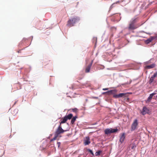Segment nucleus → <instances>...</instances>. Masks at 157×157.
Masks as SVG:
<instances>
[{"label": "nucleus", "instance_id": "nucleus-19", "mask_svg": "<svg viewBox=\"0 0 157 157\" xmlns=\"http://www.w3.org/2000/svg\"><path fill=\"white\" fill-rule=\"evenodd\" d=\"M154 78H153V77H152L151 76V78L150 79V80H149L150 83L152 82H153V81H154Z\"/></svg>", "mask_w": 157, "mask_h": 157}, {"label": "nucleus", "instance_id": "nucleus-2", "mask_svg": "<svg viewBox=\"0 0 157 157\" xmlns=\"http://www.w3.org/2000/svg\"><path fill=\"white\" fill-rule=\"evenodd\" d=\"M79 20V18L77 17H75L69 20L67 22V25L70 27L74 25Z\"/></svg>", "mask_w": 157, "mask_h": 157}, {"label": "nucleus", "instance_id": "nucleus-5", "mask_svg": "<svg viewBox=\"0 0 157 157\" xmlns=\"http://www.w3.org/2000/svg\"><path fill=\"white\" fill-rule=\"evenodd\" d=\"M117 128L112 129V128H106L104 131L106 135H109L111 133H114L117 132Z\"/></svg>", "mask_w": 157, "mask_h": 157}, {"label": "nucleus", "instance_id": "nucleus-24", "mask_svg": "<svg viewBox=\"0 0 157 157\" xmlns=\"http://www.w3.org/2000/svg\"><path fill=\"white\" fill-rule=\"evenodd\" d=\"M115 4V3H114L113 4H112V5H111V6L110 7V8L111 9L114 6V5Z\"/></svg>", "mask_w": 157, "mask_h": 157}, {"label": "nucleus", "instance_id": "nucleus-1", "mask_svg": "<svg viewBox=\"0 0 157 157\" xmlns=\"http://www.w3.org/2000/svg\"><path fill=\"white\" fill-rule=\"evenodd\" d=\"M66 131L67 130H64L62 128L61 125L60 124L55 133L54 137L51 140V141L52 142L55 140L59 137H60L61 136L59 135V134Z\"/></svg>", "mask_w": 157, "mask_h": 157}, {"label": "nucleus", "instance_id": "nucleus-16", "mask_svg": "<svg viewBox=\"0 0 157 157\" xmlns=\"http://www.w3.org/2000/svg\"><path fill=\"white\" fill-rule=\"evenodd\" d=\"M115 92L114 90H111L106 92L105 93L108 94L109 95H111L114 94Z\"/></svg>", "mask_w": 157, "mask_h": 157}, {"label": "nucleus", "instance_id": "nucleus-10", "mask_svg": "<svg viewBox=\"0 0 157 157\" xmlns=\"http://www.w3.org/2000/svg\"><path fill=\"white\" fill-rule=\"evenodd\" d=\"M93 62V61L92 60L91 63L86 67L85 71L86 73H88L90 72Z\"/></svg>", "mask_w": 157, "mask_h": 157}, {"label": "nucleus", "instance_id": "nucleus-22", "mask_svg": "<svg viewBox=\"0 0 157 157\" xmlns=\"http://www.w3.org/2000/svg\"><path fill=\"white\" fill-rule=\"evenodd\" d=\"M72 110L73 112L76 113L77 112L78 109L76 108H75L74 109H72Z\"/></svg>", "mask_w": 157, "mask_h": 157}, {"label": "nucleus", "instance_id": "nucleus-13", "mask_svg": "<svg viewBox=\"0 0 157 157\" xmlns=\"http://www.w3.org/2000/svg\"><path fill=\"white\" fill-rule=\"evenodd\" d=\"M62 121L60 122V124H61H61L65 123L66 122V121H67V119L66 118V117L65 116L63 118H62Z\"/></svg>", "mask_w": 157, "mask_h": 157}, {"label": "nucleus", "instance_id": "nucleus-17", "mask_svg": "<svg viewBox=\"0 0 157 157\" xmlns=\"http://www.w3.org/2000/svg\"><path fill=\"white\" fill-rule=\"evenodd\" d=\"M152 41V39H150V38L149 39H147V40H146L145 43L147 44H148L151 42Z\"/></svg>", "mask_w": 157, "mask_h": 157}, {"label": "nucleus", "instance_id": "nucleus-28", "mask_svg": "<svg viewBox=\"0 0 157 157\" xmlns=\"http://www.w3.org/2000/svg\"><path fill=\"white\" fill-rule=\"evenodd\" d=\"M149 62H150V61H148V62H146V63L148 64V63H149Z\"/></svg>", "mask_w": 157, "mask_h": 157}, {"label": "nucleus", "instance_id": "nucleus-7", "mask_svg": "<svg viewBox=\"0 0 157 157\" xmlns=\"http://www.w3.org/2000/svg\"><path fill=\"white\" fill-rule=\"evenodd\" d=\"M126 94L122 93H120L118 94H114L113 95V97L115 98H118L122 97H125L126 96Z\"/></svg>", "mask_w": 157, "mask_h": 157}, {"label": "nucleus", "instance_id": "nucleus-26", "mask_svg": "<svg viewBox=\"0 0 157 157\" xmlns=\"http://www.w3.org/2000/svg\"><path fill=\"white\" fill-rule=\"evenodd\" d=\"M135 147H136V146H132V147H131V148L132 149H133Z\"/></svg>", "mask_w": 157, "mask_h": 157}, {"label": "nucleus", "instance_id": "nucleus-14", "mask_svg": "<svg viewBox=\"0 0 157 157\" xmlns=\"http://www.w3.org/2000/svg\"><path fill=\"white\" fill-rule=\"evenodd\" d=\"M73 115L72 114L70 113L69 114H68L67 115H66L65 116V117H66V118L67 119V120L68 119L70 120L73 117Z\"/></svg>", "mask_w": 157, "mask_h": 157}, {"label": "nucleus", "instance_id": "nucleus-4", "mask_svg": "<svg viewBox=\"0 0 157 157\" xmlns=\"http://www.w3.org/2000/svg\"><path fill=\"white\" fill-rule=\"evenodd\" d=\"M138 125V121L137 119H135L132 123L131 127V130L133 131L137 129Z\"/></svg>", "mask_w": 157, "mask_h": 157}, {"label": "nucleus", "instance_id": "nucleus-15", "mask_svg": "<svg viewBox=\"0 0 157 157\" xmlns=\"http://www.w3.org/2000/svg\"><path fill=\"white\" fill-rule=\"evenodd\" d=\"M77 118V116H75L72 117L71 121V123L73 124L76 120V119Z\"/></svg>", "mask_w": 157, "mask_h": 157}, {"label": "nucleus", "instance_id": "nucleus-3", "mask_svg": "<svg viewBox=\"0 0 157 157\" xmlns=\"http://www.w3.org/2000/svg\"><path fill=\"white\" fill-rule=\"evenodd\" d=\"M137 18H133L131 19L129 22L128 28L129 30H134L138 28V26L135 24V23L137 21Z\"/></svg>", "mask_w": 157, "mask_h": 157}, {"label": "nucleus", "instance_id": "nucleus-18", "mask_svg": "<svg viewBox=\"0 0 157 157\" xmlns=\"http://www.w3.org/2000/svg\"><path fill=\"white\" fill-rule=\"evenodd\" d=\"M101 152L102 151L100 150L97 151L95 153V155L97 156L99 155Z\"/></svg>", "mask_w": 157, "mask_h": 157}, {"label": "nucleus", "instance_id": "nucleus-11", "mask_svg": "<svg viewBox=\"0 0 157 157\" xmlns=\"http://www.w3.org/2000/svg\"><path fill=\"white\" fill-rule=\"evenodd\" d=\"M155 94V93H153L150 94L148 98L147 99L146 101V102L147 103L149 102L151 100L153 96Z\"/></svg>", "mask_w": 157, "mask_h": 157}, {"label": "nucleus", "instance_id": "nucleus-21", "mask_svg": "<svg viewBox=\"0 0 157 157\" xmlns=\"http://www.w3.org/2000/svg\"><path fill=\"white\" fill-rule=\"evenodd\" d=\"M157 76V71L154 73V75L152 76L153 78H155Z\"/></svg>", "mask_w": 157, "mask_h": 157}, {"label": "nucleus", "instance_id": "nucleus-20", "mask_svg": "<svg viewBox=\"0 0 157 157\" xmlns=\"http://www.w3.org/2000/svg\"><path fill=\"white\" fill-rule=\"evenodd\" d=\"M87 150L89 152H90L93 156H94V153H93L92 151L91 150H90V149H88Z\"/></svg>", "mask_w": 157, "mask_h": 157}, {"label": "nucleus", "instance_id": "nucleus-27", "mask_svg": "<svg viewBox=\"0 0 157 157\" xmlns=\"http://www.w3.org/2000/svg\"><path fill=\"white\" fill-rule=\"evenodd\" d=\"M57 144L58 145V147H59V145H60V142H58L57 143Z\"/></svg>", "mask_w": 157, "mask_h": 157}, {"label": "nucleus", "instance_id": "nucleus-9", "mask_svg": "<svg viewBox=\"0 0 157 157\" xmlns=\"http://www.w3.org/2000/svg\"><path fill=\"white\" fill-rule=\"evenodd\" d=\"M90 143V138L89 137L87 136L85 138L84 140V144L85 145H89Z\"/></svg>", "mask_w": 157, "mask_h": 157}, {"label": "nucleus", "instance_id": "nucleus-23", "mask_svg": "<svg viewBox=\"0 0 157 157\" xmlns=\"http://www.w3.org/2000/svg\"><path fill=\"white\" fill-rule=\"evenodd\" d=\"M150 39H152V40L155 39L156 38L155 37V36H151L150 38Z\"/></svg>", "mask_w": 157, "mask_h": 157}, {"label": "nucleus", "instance_id": "nucleus-6", "mask_svg": "<svg viewBox=\"0 0 157 157\" xmlns=\"http://www.w3.org/2000/svg\"><path fill=\"white\" fill-rule=\"evenodd\" d=\"M149 111V110L147 108L146 106H144L141 112V113L143 115H144L147 113H148Z\"/></svg>", "mask_w": 157, "mask_h": 157}, {"label": "nucleus", "instance_id": "nucleus-12", "mask_svg": "<svg viewBox=\"0 0 157 157\" xmlns=\"http://www.w3.org/2000/svg\"><path fill=\"white\" fill-rule=\"evenodd\" d=\"M155 66V63H153L151 65H147L145 66V68L147 69H150L153 68Z\"/></svg>", "mask_w": 157, "mask_h": 157}, {"label": "nucleus", "instance_id": "nucleus-25", "mask_svg": "<svg viewBox=\"0 0 157 157\" xmlns=\"http://www.w3.org/2000/svg\"><path fill=\"white\" fill-rule=\"evenodd\" d=\"M108 90V88H103V90Z\"/></svg>", "mask_w": 157, "mask_h": 157}, {"label": "nucleus", "instance_id": "nucleus-8", "mask_svg": "<svg viewBox=\"0 0 157 157\" xmlns=\"http://www.w3.org/2000/svg\"><path fill=\"white\" fill-rule=\"evenodd\" d=\"M125 137L124 133L121 134L120 136L119 141L121 143H122L124 141Z\"/></svg>", "mask_w": 157, "mask_h": 157}, {"label": "nucleus", "instance_id": "nucleus-29", "mask_svg": "<svg viewBox=\"0 0 157 157\" xmlns=\"http://www.w3.org/2000/svg\"><path fill=\"white\" fill-rule=\"evenodd\" d=\"M119 1H118V2H117L116 3H119Z\"/></svg>", "mask_w": 157, "mask_h": 157}]
</instances>
